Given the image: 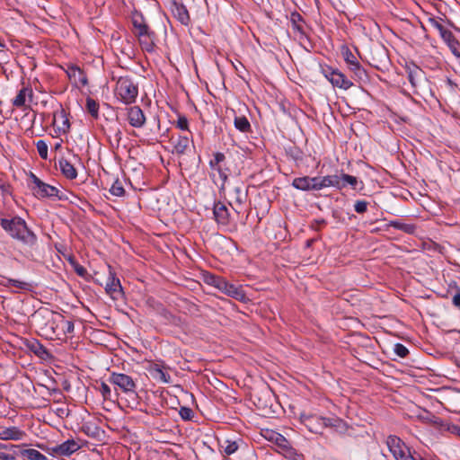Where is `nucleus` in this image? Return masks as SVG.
I'll list each match as a JSON object with an SVG mask.
<instances>
[{"label":"nucleus","mask_w":460,"mask_h":460,"mask_svg":"<svg viewBox=\"0 0 460 460\" xmlns=\"http://www.w3.org/2000/svg\"><path fill=\"white\" fill-rule=\"evenodd\" d=\"M33 320L38 327L47 335H54L58 329L64 334L74 332V323L66 320L61 314L47 309L40 310L33 315Z\"/></svg>","instance_id":"f257e3e1"},{"label":"nucleus","mask_w":460,"mask_h":460,"mask_svg":"<svg viewBox=\"0 0 460 460\" xmlns=\"http://www.w3.org/2000/svg\"><path fill=\"white\" fill-rule=\"evenodd\" d=\"M0 225L12 238L20 241L29 247L35 245L37 236L28 228L26 222L22 217H14L11 219L2 218Z\"/></svg>","instance_id":"f03ea898"},{"label":"nucleus","mask_w":460,"mask_h":460,"mask_svg":"<svg viewBox=\"0 0 460 460\" xmlns=\"http://www.w3.org/2000/svg\"><path fill=\"white\" fill-rule=\"evenodd\" d=\"M300 420L309 431L315 434H322L325 428H339L342 423L337 417L326 418L316 414L302 413Z\"/></svg>","instance_id":"7ed1b4c3"},{"label":"nucleus","mask_w":460,"mask_h":460,"mask_svg":"<svg viewBox=\"0 0 460 460\" xmlns=\"http://www.w3.org/2000/svg\"><path fill=\"white\" fill-rule=\"evenodd\" d=\"M115 95L125 104L134 103L138 95L137 85L129 77L120 76L116 84Z\"/></svg>","instance_id":"20e7f679"},{"label":"nucleus","mask_w":460,"mask_h":460,"mask_svg":"<svg viewBox=\"0 0 460 460\" xmlns=\"http://www.w3.org/2000/svg\"><path fill=\"white\" fill-rule=\"evenodd\" d=\"M386 445L395 460H425L420 456H413L405 443L397 436H388Z\"/></svg>","instance_id":"39448f33"},{"label":"nucleus","mask_w":460,"mask_h":460,"mask_svg":"<svg viewBox=\"0 0 460 460\" xmlns=\"http://www.w3.org/2000/svg\"><path fill=\"white\" fill-rule=\"evenodd\" d=\"M108 381L125 394H135L137 384L133 378L123 373L112 372Z\"/></svg>","instance_id":"423d86ee"},{"label":"nucleus","mask_w":460,"mask_h":460,"mask_svg":"<svg viewBox=\"0 0 460 460\" xmlns=\"http://www.w3.org/2000/svg\"><path fill=\"white\" fill-rule=\"evenodd\" d=\"M31 179L34 185L31 190L35 197L39 199L58 197L59 190L56 187L45 183L32 172H31Z\"/></svg>","instance_id":"0eeeda50"},{"label":"nucleus","mask_w":460,"mask_h":460,"mask_svg":"<svg viewBox=\"0 0 460 460\" xmlns=\"http://www.w3.org/2000/svg\"><path fill=\"white\" fill-rule=\"evenodd\" d=\"M326 79L334 86L343 90H348L352 86V82L341 71L327 67L323 69Z\"/></svg>","instance_id":"6e6552de"},{"label":"nucleus","mask_w":460,"mask_h":460,"mask_svg":"<svg viewBox=\"0 0 460 460\" xmlns=\"http://www.w3.org/2000/svg\"><path fill=\"white\" fill-rule=\"evenodd\" d=\"M105 291L113 300H119L122 298L124 295L119 279L115 277L111 270H110V275L105 285Z\"/></svg>","instance_id":"1a4fd4ad"},{"label":"nucleus","mask_w":460,"mask_h":460,"mask_svg":"<svg viewBox=\"0 0 460 460\" xmlns=\"http://www.w3.org/2000/svg\"><path fill=\"white\" fill-rule=\"evenodd\" d=\"M214 219L220 226H227L230 223V214L227 207L221 201L214 203L213 207Z\"/></svg>","instance_id":"9d476101"},{"label":"nucleus","mask_w":460,"mask_h":460,"mask_svg":"<svg viewBox=\"0 0 460 460\" xmlns=\"http://www.w3.org/2000/svg\"><path fill=\"white\" fill-rule=\"evenodd\" d=\"M429 25L435 29L442 38V40L447 43V45H454L456 44V38L451 31L447 29L439 20L436 18L429 19Z\"/></svg>","instance_id":"9b49d317"},{"label":"nucleus","mask_w":460,"mask_h":460,"mask_svg":"<svg viewBox=\"0 0 460 460\" xmlns=\"http://www.w3.org/2000/svg\"><path fill=\"white\" fill-rule=\"evenodd\" d=\"M230 197L232 199L230 206L236 213H240L243 205L247 199V192L242 185L234 186Z\"/></svg>","instance_id":"f8f14e48"},{"label":"nucleus","mask_w":460,"mask_h":460,"mask_svg":"<svg viewBox=\"0 0 460 460\" xmlns=\"http://www.w3.org/2000/svg\"><path fill=\"white\" fill-rule=\"evenodd\" d=\"M164 366L161 364L151 363L147 367V371L154 379L164 384H170L172 382V377L164 371Z\"/></svg>","instance_id":"ddd939ff"},{"label":"nucleus","mask_w":460,"mask_h":460,"mask_svg":"<svg viewBox=\"0 0 460 460\" xmlns=\"http://www.w3.org/2000/svg\"><path fill=\"white\" fill-rule=\"evenodd\" d=\"M53 125L57 128L58 133H66L70 128L69 119L63 108L57 111L53 116Z\"/></svg>","instance_id":"4468645a"},{"label":"nucleus","mask_w":460,"mask_h":460,"mask_svg":"<svg viewBox=\"0 0 460 460\" xmlns=\"http://www.w3.org/2000/svg\"><path fill=\"white\" fill-rule=\"evenodd\" d=\"M128 120L134 128H142L145 125L146 117L140 107L133 106L128 110Z\"/></svg>","instance_id":"2eb2a0df"},{"label":"nucleus","mask_w":460,"mask_h":460,"mask_svg":"<svg viewBox=\"0 0 460 460\" xmlns=\"http://www.w3.org/2000/svg\"><path fill=\"white\" fill-rule=\"evenodd\" d=\"M33 91L30 85H22L17 95L12 100V104L16 108H22L25 105L26 101H31Z\"/></svg>","instance_id":"dca6fc26"},{"label":"nucleus","mask_w":460,"mask_h":460,"mask_svg":"<svg viewBox=\"0 0 460 460\" xmlns=\"http://www.w3.org/2000/svg\"><path fill=\"white\" fill-rule=\"evenodd\" d=\"M20 445L2 444L0 443V459L1 460H17Z\"/></svg>","instance_id":"f3484780"},{"label":"nucleus","mask_w":460,"mask_h":460,"mask_svg":"<svg viewBox=\"0 0 460 460\" xmlns=\"http://www.w3.org/2000/svg\"><path fill=\"white\" fill-rule=\"evenodd\" d=\"M25 432L17 427L4 428L0 430V439L2 440H21L24 438Z\"/></svg>","instance_id":"a211bd4d"},{"label":"nucleus","mask_w":460,"mask_h":460,"mask_svg":"<svg viewBox=\"0 0 460 460\" xmlns=\"http://www.w3.org/2000/svg\"><path fill=\"white\" fill-rule=\"evenodd\" d=\"M172 15L184 25H188L190 22V15L186 7L181 4L174 2L172 5Z\"/></svg>","instance_id":"6ab92c4d"},{"label":"nucleus","mask_w":460,"mask_h":460,"mask_svg":"<svg viewBox=\"0 0 460 460\" xmlns=\"http://www.w3.org/2000/svg\"><path fill=\"white\" fill-rule=\"evenodd\" d=\"M58 166L62 174L69 180H74L77 177V171L75 166L66 159L61 158L58 161Z\"/></svg>","instance_id":"aec40b11"},{"label":"nucleus","mask_w":460,"mask_h":460,"mask_svg":"<svg viewBox=\"0 0 460 460\" xmlns=\"http://www.w3.org/2000/svg\"><path fill=\"white\" fill-rule=\"evenodd\" d=\"M0 284L5 288L14 287L25 291H31L32 289V285L30 282L10 278H4V280L1 281Z\"/></svg>","instance_id":"412c9836"},{"label":"nucleus","mask_w":460,"mask_h":460,"mask_svg":"<svg viewBox=\"0 0 460 460\" xmlns=\"http://www.w3.org/2000/svg\"><path fill=\"white\" fill-rule=\"evenodd\" d=\"M27 347L30 349V351L34 353L41 359H46L49 357V353L47 350V349L40 341L36 340L28 341Z\"/></svg>","instance_id":"4be33fe9"},{"label":"nucleus","mask_w":460,"mask_h":460,"mask_svg":"<svg viewBox=\"0 0 460 460\" xmlns=\"http://www.w3.org/2000/svg\"><path fill=\"white\" fill-rule=\"evenodd\" d=\"M323 189L327 187H334L338 190H341L345 187V183L341 179V175H326L322 177Z\"/></svg>","instance_id":"5701e85b"},{"label":"nucleus","mask_w":460,"mask_h":460,"mask_svg":"<svg viewBox=\"0 0 460 460\" xmlns=\"http://www.w3.org/2000/svg\"><path fill=\"white\" fill-rule=\"evenodd\" d=\"M80 448V446L74 439H68L62 444L58 445V450L60 452V456H68L77 451Z\"/></svg>","instance_id":"b1692460"},{"label":"nucleus","mask_w":460,"mask_h":460,"mask_svg":"<svg viewBox=\"0 0 460 460\" xmlns=\"http://www.w3.org/2000/svg\"><path fill=\"white\" fill-rule=\"evenodd\" d=\"M19 456H21L23 460H48L43 454L33 448L20 449Z\"/></svg>","instance_id":"393cba45"},{"label":"nucleus","mask_w":460,"mask_h":460,"mask_svg":"<svg viewBox=\"0 0 460 460\" xmlns=\"http://www.w3.org/2000/svg\"><path fill=\"white\" fill-rule=\"evenodd\" d=\"M190 139L187 136H179L176 140L173 141L174 151L177 154H184L190 147Z\"/></svg>","instance_id":"a878e982"},{"label":"nucleus","mask_w":460,"mask_h":460,"mask_svg":"<svg viewBox=\"0 0 460 460\" xmlns=\"http://www.w3.org/2000/svg\"><path fill=\"white\" fill-rule=\"evenodd\" d=\"M67 75L70 77V79L73 78L75 83H80L82 85H85L87 84L86 75L77 66L69 67Z\"/></svg>","instance_id":"bb28decb"},{"label":"nucleus","mask_w":460,"mask_h":460,"mask_svg":"<svg viewBox=\"0 0 460 460\" xmlns=\"http://www.w3.org/2000/svg\"><path fill=\"white\" fill-rule=\"evenodd\" d=\"M388 226L406 234H413L417 228L415 225L408 224L401 220H392L388 223Z\"/></svg>","instance_id":"cd10ccee"},{"label":"nucleus","mask_w":460,"mask_h":460,"mask_svg":"<svg viewBox=\"0 0 460 460\" xmlns=\"http://www.w3.org/2000/svg\"><path fill=\"white\" fill-rule=\"evenodd\" d=\"M224 294L239 301H242L245 298V294L243 288L231 283L227 285L226 290Z\"/></svg>","instance_id":"c85d7f7f"},{"label":"nucleus","mask_w":460,"mask_h":460,"mask_svg":"<svg viewBox=\"0 0 460 460\" xmlns=\"http://www.w3.org/2000/svg\"><path fill=\"white\" fill-rule=\"evenodd\" d=\"M423 77V72L419 67H414L412 69H409L408 71V80L411 84L412 88L416 89L419 85L420 80Z\"/></svg>","instance_id":"c756f323"},{"label":"nucleus","mask_w":460,"mask_h":460,"mask_svg":"<svg viewBox=\"0 0 460 460\" xmlns=\"http://www.w3.org/2000/svg\"><path fill=\"white\" fill-rule=\"evenodd\" d=\"M348 67L353 73L354 77L357 80L361 81L367 78V72L362 67L358 60H356L355 62L351 63L350 65L348 66Z\"/></svg>","instance_id":"7c9ffc66"},{"label":"nucleus","mask_w":460,"mask_h":460,"mask_svg":"<svg viewBox=\"0 0 460 460\" xmlns=\"http://www.w3.org/2000/svg\"><path fill=\"white\" fill-rule=\"evenodd\" d=\"M234 124L241 132L245 133L251 130V124L245 116H235Z\"/></svg>","instance_id":"2f4dec72"},{"label":"nucleus","mask_w":460,"mask_h":460,"mask_svg":"<svg viewBox=\"0 0 460 460\" xmlns=\"http://www.w3.org/2000/svg\"><path fill=\"white\" fill-rule=\"evenodd\" d=\"M292 186L300 190L309 191L310 190L309 176L295 178L292 181Z\"/></svg>","instance_id":"473e14b6"},{"label":"nucleus","mask_w":460,"mask_h":460,"mask_svg":"<svg viewBox=\"0 0 460 460\" xmlns=\"http://www.w3.org/2000/svg\"><path fill=\"white\" fill-rule=\"evenodd\" d=\"M154 39H155V33H152V35L146 36V37L138 38L142 49L145 51H147V52H152L155 48Z\"/></svg>","instance_id":"72a5a7b5"},{"label":"nucleus","mask_w":460,"mask_h":460,"mask_svg":"<svg viewBox=\"0 0 460 460\" xmlns=\"http://www.w3.org/2000/svg\"><path fill=\"white\" fill-rule=\"evenodd\" d=\"M290 21L292 22L294 31L301 35H304L305 32L301 25V22H303V17L298 13L294 12L290 15Z\"/></svg>","instance_id":"f704fd0d"},{"label":"nucleus","mask_w":460,"mask_h":460,"mask_svg":"<svg viewBox=\"0 0 460 460\" xmlns=\"http://www.w3.org/2000/svg\"><path fill=\"white\" fill-rule=\"evenodd\" d=\"M211 170H212V173H211V176L212 177H215V172L218 173V176L219 178L222 180V183H221V186H220V190H223L225 189V183L227 180V173L226 172V170L223 168L222 164H218V165H216V166H210Z\"/></svg>","instance_id":"c9c22d12"},{"label":"nucleus","mask_w":460,"mask_h":460,"mask_svg":"<svg viewBox=\"0 0 460 460\" xmlns=\"http://www.w3.org/2000/svg\"><path fill=\"white\" fill-rule=\"evenodd\" d=\"M86 109L87 111L94 118L97 119L99 116V103L92 99L87 98L86 100Z\"/></svg>","instance_id":"e433bc0d"},{"label":"nucleus","mask_w":460,"mask_h":460,"mask_svg":"<svg viewBox=\"0 0 460 460\" xmlns=\"http://www.w3.org/2000/svg\"><path fill=\"white\" fill-rule=\"evenodd\" d=\"M110 192L116 197L124 196L125 190L122 182L119 180H116L110 188Z\"/></svg>","instance_id":"4c0bfd02"},{"label":"nucleus","mask_w":460,"mask_h":460,"mask_svg":"<svg viewBox=\"0 0 460 460\" xmlns=\"http://www.w3.org/2000/svg\"><path fill=\"white\" fill-rule=\"evenodd\" d=\"M221 279H222V277L214 275V274L208 273V272H207L203 275L204 282L209 286L216 288H217L218 283Z\"/></svg>","instance_id":"58836bf2"},{"label":"nucleus","mask_w":460,"mask_h":460,"mask_svg":"<svg viewBox=\"0 0 460 460\" xmlns=\"http://www.w3.org/2000/svg\"><path fill=\"white\" fill-rule=\"evenodd\" d=\"M341 179L345 183V186L348 184V185L351 186L352 189H354V190L357 189V186L358 183L357 177L349 175V174H346V173H341Z\"/></svg>","instance_id":"ea45409f"},{"label":"nucleus","mask_w":460,"mask_h":460,"mask_svg":"<svg viewBox=\"0 0 460 460\" xmlns=\"http://www.w3.org/2000/svg\"><path fill=\"white\" fill-rule=\"evenodd\" d=\"M37 151L39 155L46 160L48 158V145L44 140H38L36 142Z\"/></svg>","instance_id":"a19ab883"},{"label":"nucleus","mask_w":460,"mask_h":460,"mask_svg":"<svg viewBox=\"0 0 460 460\" xmlns=\"http://www.w3.org/2000/svg\"><path fill=\"white\" fill-rule=\"evenodd\" d=\"M341 55L347 65H350L351 63L358 60L355 55L350 51L348 47H343L341 49Z\"/></svg>","instance_id":"79ce46f5"},{"label":"nucleus","mask_w":460,"mask_h":460,"mask_svg":"<svg viewBox=\"0 0 460 460\" xmlns=\"http://www.w3.org/2000/svg\"><path fill=\"white\" fill-rule=\"evenodd\" d=\"M310 190H323L322 177H309Z\"/></svg>","instance_id":"37998d69"},{"label":"nucleus","mask_w":460,"mask_h":460,"mask_svg":"<svg viewBox=\"0 0 460 460\" xmlns=\"http://www.w3.org/2000/svg\"><path fill=\"white\" fill-rule=\"evenodd\" d=\"M225 444L226 446L222 445L221 447H223L224 452L228 456L234 454L238 449L236 442L225 441Z\"/></svg>","instance_id":"c03bdc74"},{"label":"nucleus","mask_w":460,"mask_h":460,"mask_svg":"<svg viewBox=\"0 0 460 460\" xmlns=\"http://www.w3.org/2000/svg\"><path fill=\"white\" fill-rule=\"evenodd\" d=\"M394 351L400 358H405L409 354L408 349L401 343L394 345Z\"/></svg>","instance_id":"a18cd8bd"},{"label":"nucleus","mask_w":460,"mask_h":460,"mask_svg":"<svg viewBox=\"0 0 460 460\" xmlns=\"http://www.w3.org/2000/svg\"><path fill=\"white\" fill-rule=\"evenodd\" d=\"M152 33H155V32L150 31V29L146 23L142 24L141 27H139L137 30H136V35L138 38H141V37L146 38V36L152 35Z\"/></svg>","instance_id":"49530a36"},{"label":"nucleus","mask_w":460,"mask_h":460,"mask_svg":"<svg viewBox=\"0 0 460 460\" xmlns=\"http://www.w3.org/2000/svg\"><path fill=\"white\" fill-rule=\"evenodd\" d=\"M179 414L184 420H190L193 417V411L188 407H181Z\"/></svg>","instance_id":"de8ad7c7"},{"label":"nucleus","mask_w":460,"mask_h":460,"mask_svg":"<svg viewBox=\"0 0 460 460\" xmlns=\"http://www.w3.org/2000/svg\"><path fill=\"white\" fill-rule=\"evenodd\" d=\"M225 159H226L225 155L223 153L217 152L214 155L213 159L210 160L209 166H216L218 164H222V163L225 161Z\"/></svg>","instance_id":"09e8293b"},{"label":"nucleus","mask_w":460,"mask_h":460,"mask_svg":"<svg viewBox=\"0 0 460 460\" xmlns=\"http://www.w3.org/2000/svg\"><path fill=\"white\" fill-rule=\"evenodd\" d=\"M354 209L358 214H363L367 209V202L365 200H357L354 205Z\"/></svg>","instance_id":"8fccbe9b"},{"label":"nucleus","mask_w":460,"mask_h":460,"mask_svg":"<svg viewBox=\"0 0 460 460\" xmlns=\"http://www.w3.org/2000/svg\"><path fill=\"white\" fill-rule=\"evenodd\" d=\"M100 392L102 395V397L105 399V400H108L111 398V388L110 386L104 383V382H102L101 384V386H100Z\"/></svg>","instance_id":"3c124183"},{"label":"nucleus","mask_w":460,"mask_h":460,"mask_svg":"<svg viewBox=\"0 0 460 460\" xmlns=\"http://www.w3.org/2000/svg\"><path fill=\"white\" fill-rule=\"evenodd\" d=\"M37 447H40L42 450H46L50 455L60 456V452L58 450V445L55 446L53 447H50V448H46V447L44 445H41V444H38Z\"/></svg>","instance_id":"603ef678"},{"label":"nucleus","mask_w":460,"mask_h":460,"mask_svg":"<svg viewBox=\"0 0 460 460\" xmlns=\"http://www.w3.org/2000/svg\"><path fill=\"white\" fill-rule=\"evenodd\" d=\"M276 442L281 447H288V440L280 434L276 435Z\"/></svg>","instance_id":"864d4df0"},{"label":"nucleus","mask_w":460,"mask_h":460,"mask_svg":"<svg viewBox=\"0 0 460 460\" xmlns=\"http://www.w3.org/2000/svg\"><path fill=\"white\" fill-rule=\"evenodd\" d=\"M133 25H134V28L136 30H137L139 27H141L142 24H146V22H144V19L143 17L140 15V16H135L133 18Z\"/></svg>","instance_id":"5fc2aeb1"},{"label":"nucleus","mask_w":460,"mask_h":460,"mask_svg":"<svg viewBox=\"0 0 460 460\" xmlns=\"http://www.w3.org/2000/svg\"><path fill=\"white\" fill-rule=\"evenodd\" d=\"M177 126L182 130H185L188 128V120L186 118H179L177 121Z\"/></svg>","instance_id":"6e6d98bb"},{"label":"nucleus","mask_w":460,"mask_h":460,"mask_svg":"<svg viewBox=\"0 0 460 460\" xmlns=\"http://www.w3.org/2000/svg\"><path fill=\"white\" fill-rule=\"evenodd\" d=\"M229 284L224 278H222L218 283L217 289L221 291L222 293H225L226 290V287Z\"/></svg>","instance_id":"4d7b16f0"},{"label":"nucleus","mask_w":460,"mask_h":460,"mask_svg":"<svg viewBox=\"0 0 460 460\" xmlns=\"http://www.w3.org/2000/svg\"><path fill=\"white\" fill-rule=\"evenodd\" d=\"M453 305L460 307V290H458L452 299Z\"/></svg>","instance_id":"13d9d810"},{"label":"nucleus","mask_w":460,"mask_h":460,"mask_svg":"<svg viewBox=\"0 0 460 460\" xmlns=\"http://www.w3.org/2000/svg\"><path fill=\"white\" fill-rule=\"evenodd\" d=\"M447 46L452 50L453 54L456 57L460 58V53L457 50L458 41L456 40V44L452 45L453 47H451V45H447Z\"/></svg>","instance_id":"bf43d9fd"},{"label":"nucleus","mask_w":460,"mask_h":460,"mask_svg":"<svg viewBox=\"0 0 460 460\" xmlns=\"http://www.w3.org/2000/svg\"><path fill=\"white\" fill-rule=\"evenodd\" d=\"M447 46L452 50L453 54L456 57L460 58V53L457 50L458 41L456 40V44L452 45L453 47H451V45H447Z\"/></svg>","instance_id":"052dcab7"},{"label":"nucleus","mask_w":460,"mask_h":460,"mask_svg":"<svg viewBox=\"0 0 460 460\" xmlns=\"http://www.w3.org/2000/svg\"><path fill=\"white\" fill-rule=\"evenodd\" d=\"M449 430L451 433L460 437V426L453 425L451 428H449Z\"/></svg>","instance_id":"680f3d73"},{"label":"nucleus","mask_w":460,"mask_h":460,"mask_svg":"<svg viewBox=\"0 0 460 460\" xmlns=\"http://www.w3.org/2000/svg\"><path fill=\"white\" fill-rule=\"evenodd\" d=\"M121 136H122V133L119 129H117L115 134H114V139L117 143V145H119L120 139H121Z\"/></svg>","instance_id":"e2e57ef3"},{"label":"nucleus","mask_w":460,"mask_h":460,"mask_svg":"<svg viewBox=\"0 0 460 460\" xmlns=\"http://www.w3.org/2000/svg\"><path fill=\"white\" fill-rule=\"evenodd\" d=\"M62 142H63L62 140H59L58 142H57V143L55 144V146H54V148H55L56 150L59 149V148L61 147V146H62Z\"/></svg>","instance_id":"0e129e2a"},{"label":"nucleus","mask_w":460,"mask_h":460,"mask_svg":"<svg viewBox=\"0 0 460 460\" xmlns=\"http://www.w3.org/2000/svg\"><path fill=\"white\" fill-rule=\"evenodd\" d=\"M0 188L2 189V190H3V192H4H4H7V190H6V188H5L4 185H1V184H0Z\"/></svg>","instance_id":"69168bd1"}]
</instances>
